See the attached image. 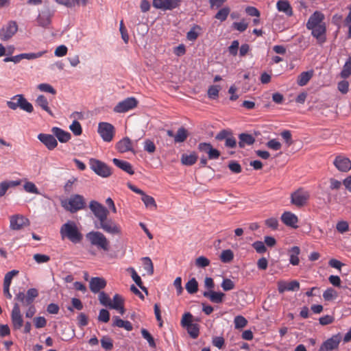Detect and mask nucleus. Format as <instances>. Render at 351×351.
Segmentation results:
<instances>
[{"mask_svg": "<svg viewBox=\"0 0 351 351\" xmlns=\"http://www.w3.org/2000/svg\"><path fill=\"white\" fill-rule=\"evenodd\" d=\"M89 208L99 221V225H95L97 228H100L112 235L121 234V226L113 219L108 217L109 211L104 206L97 201L92 200L89 204Z\"/></svg>", "mask_w": 351, "mask_h": 351, "instance_id": "nucleus-1", "label": "nucleus"}, {"mask_svg": "<svg viewBox=\"0 0 351 351\" xmlns=\"http://www.w3.org/2000/svg\"><path fill=\"white\" fill-rule=\"evenodd\" d=\"M60 232L62 239L66 238L73 243L81 242L83 238L75 223L71 221L63 224L60 228Z\"/></svg>", "mask_w": 351, "mask_h": 351, "instance_id": "nucleus-2", "label": "nucleus"}, {"mask_svg": "<svg viewBox=\"0 0 351 351\" xmlns=\"http://www.w3.org/2000/svg\"><path fill=\"white\" fill-rule=\"evenodd\" d=\"M86 239L98 250L108 252L110 248V241L107 237L99 231H91L86 234Z\"/></svg>", "mask_w": 351, "mask_h": 351, "instance_id": "nucleus-3", "label": "nucleus"}, {"mask_svg": "<svg viewBox=\"0 0 351 351\" xmlns=\"http://www.w3.org/2000/svg\"><path fill=\"white\" fill-rule=\"evenodd\" d=\"M61 206L67 211L75 213L85 208L86 202L84 197L75 194L71 195L69 199L61 201Z\"/></svg>", "mask_w": 351, "mask_h": 351, "instance_id": "nucleus-4", "label": "nucleus"}, {"mask_svg": "<svg viewBox=\"0 0 351 351\" xmlns=\"http://www.w3.org/2000/svg\"><path fill=\"white\" fill-rule=\"evenodd\" d=\"M88 165L90 169L101 178H108L112 175L111 168L105 162L98 159L90 158Z\"/></svg>", "mask_w": 351, "mask_h": 351, "instance_id": "nucleus-5", "label": "nucleus"}, {"mask_svg": "<svg viewBox=\"0 0 351 351\" xmlns=\"http://www.w3.org/2000/svg\"><path fill=\"white\" fill-rule=\"evenodd\" d=\"M98 133L105 142H110L112 141L115 134L114 127L107 122H101L98 125Z\"/></svg>", "mask_w": 351, "mask_h": 351, "instance_id": "nucleus-6", "label": "nucleus"}, {"mask_svg": "<svg viewBox=\"0 0 351 351\" xmlns=\"http://www.w3.org/2000/svg\"><path fill=\"white\" fill-rule=\"evenodd\" d=\"M309 197L310 195L308 191H304L302 189H299L291 193V202L292 204L298 207H302L307 203Z\"/></svg>", "mask_w": 351, "mask_h": 351, "instance_id": "nucleus-7", "label": "nucleus"}, {"mask_svg": "<svg viewBox=\"0 0 351 351\" xmlns=\"http://www.w3.org/2000/svg\"><path fill=\"white\" fill-rule=\"evenodd\" d=\"M138 101L136 98L131 97L119 102L114 108L113 110L117 113H124L137 106Z\"/></svg>", "mask_w": 351, "mask_h": 351, "instance_id": "nucleus-8", "label": "nucleus"}, {"mask_svg": "<svg viewBox=\"0 0 351 351\" xmlns=\"http://www.w3.org/2000/svg\"><path fill=\"white\" fill-rule=\"evenodd\" d=\"M18 31V25L14 21H10L0 29V39L3 41L10 40Z\"/></svg>", "mask_w": 351, "mask_h": 351, "instance_id": "nucleus-9", "label": "nucleus"}, {"mask_svg": "<svg viewBox=\"0 0 351 351\" xmlns=\"http://www.w3.org/2000/svg\"><path fill=\"white\" fill-rule=\"evenodd\" d=\"M10 317L13 329L15 330H20L23 326L24 322L19 303L14 304Z\"/></svg>", "mask_w": 351, "mask_h": 351, "instance_id": "nucleus-10", "label": "nucleus"}, {"mask_svg": "<svg viewBox=\"0 0 351 351\" xmlns=\"http://www.w3.org/2000/svg\"><path fill=\"white\" fill-rule=\"evenodd\" d=\"M29 220L22 215H14L10 217V228L20 230L29 226Z\"/></svg>", "mask_w": 351, "mask_h": 351, "instance_id": "nucleus-11", "label": "nucleus"}, {"mask_svg": "<svg viewBox=\"0 0 351 351\" xmlns=\"http://www.w3.org/2000/svg\"><path fill=\"white\" fill-rule=\"evenodd\" d=\"M197 149L202 153L208 155L209 160H217L220 156V152L217 149L213 147L209 143H200L197 145Z\"/></svg>", "mask_w": 351, "mask_h": 351, "instance_id": "nucleus-12", "label": "nucleus"}, {"mask_svg": "<svg viewBox=\"0 0 351 351\" xmlns=\"http://www.w3.org/2000/svg\"><path fill=\"white\" fill-rule=\"evenodd\" d=\"M341 341V336L337 334L325 341L320 346L319 351H332L337 349Z\"/></svg>", "mask_w": 351, "mask_h": 351, "instance_id": "nucleus-13", "label": "nucleus"}, {"mask_svg": "<svg viewBox=\"0 0 351 351\" xmlns=\"http://www.w3.org/2000/svg\"><path fill=\"white\" fill-rule=\"evenodd\" d=\"M179 0H153V6L162 10H173L179 6Z\"/></svg>", "mask_w": 351, "mask_h": 351, "instance_id": "nucleus-14", "label": "nucleus"}, {"mask_svg": "<svg viewBox=\"0 0 351 351\" xmlns=\"http://www.w3.org/2000/svg\"><path fill=\"white\" fill-rule=\"evenodd\" d=\"M333 164L339 171L342 172H347L351 169V160L343 156H337Z\"/></svg>", "mask_w": 351, "mask_h": 351, "instance_id": "nucleus-15", "label": "nucleus"}, {"mask_svg": "<svg viewBox=\"0 0 351 351\" xmlns=\"http://www.w3.org/2000/svg\"><path fill=\"white\" fill-rule=\"evenodd\" d=\"M38 138L49 150H53L58 145L57 140L53 134L41 133L38 135Z\"/></svg>", "mask_w": 351, "mask_h": 351, "instance_id": "nucleus-16", "label": "nucleus"}, {"mask_svg": "<svg viewBox=\"0 0 351 351\" xmlns=\"http://www.w3.org/2000/svg\"><path fill=\"white\" fill-rule=\"evenodd\" d=\"M35 104L37 107H39L43 110L45 111L51 117H54V114L49 106L48 99L45 95H38L35 100Z\"/></svg>", "mask_w": 351, "mask_h": 351, "instance_id": "nucleus-17", "label": "nucleus"}, {"mask_svg": "<svg viewBox=\"0 0 351 351\" xmlns=\"http://www.w3.org/2000/svg\"><path fill=\"white\" fill-rule=\"evenodd\" d=\"M106 286V281L103 278L93 277L90 279L89 287L93 293H98Z\"/></svg>", "mask_w": 351, "mask_h": 351, "instance_id": "nucleus-18", "label": "nucleus"}, {"mask_svg": "<svg viewBox=\"0 0 351 351\" xmlns=\"http://www.w3.org/2000/svg\"><path fill=\"white\" fill-rule=\"evenodd\" d=\"M281 220L287 226H290L294 228H298V217L291 212L286 211L283 213L281 216Z\"/></svg>", "mask_w": 351, "mask_h": 351, "instance_id": "nucleus-19", "label": "nucleus"}, {"mask_svg": "<svg viewBox=\"0 0 351 351\" xmlns=\"http://www.w3.org/2000/svg\"><path fill=\"white\" fill-rule=\"evenodd\" d=\"M116 149L120 153L127 152H133L132 142L128 137H125L120 140L116 145Z\"/></svg>", "mask_w": 351, "mask_h": 351, "instance_id": "nucleus-20", "label": "nucleus"}, {"mask_svg": "<svg viewBox=\"0 0 351 351\" xmlns=\"http://www.w3.org/2000/svg\"><path fill=\"white\" fill-rule=\"evenodd\" d=\"M51 132L60 143H67L71 138V135L69 132L58 127H53L51 129Z\"/></svg>", "mask_w": 351, "mask_h": 351, "instance_id": "nucleus-21", "label": "nucleus"}, {"mask_svg": "<svg viewBox=\"0 0 351 351\" xmlns=\"http://www.w3.org/2000/svg\"><path fill=\"white\" fill-rule=\"evenodd\" d=\"M203 295L208 298L212 302L219 304L223 302L226 295L222 292H216L213 290H209L204 291Z\"/></svg>", "mask_w": 351, "mask_h": 351, "instance_id": "nucleus-22", "label": "nucleus"}, {"mask_svg": "<svg viewBox=\"0 0 351 351\" xmlns=\"http://www.w3.org/2000/svg\"><path fill=\"white\" fill-rule=\"evenodd\" d=\"M324 19V14L319 12H315L308 19L306 27L307 29L322 25V21Z\"/></svg>", "mask_w": 351, "mask_h": 351, "instance_id": "nucleus-23", "label": "nucleus"}, {"mask_svg": "<svg viewBox=\"0 0 351 351\" xmlns=\"http://www.w3.org/2000/svg\"><path fill=\"white\" fill-rule=\"evenodd\" d=\"M110 308L118 311L121 315L125 313V308L123 306V300L122 297L119 294H115L113 297V300L111 301Z\"/></svg>", "mask_w": 351, "mask_h": 351, "instance_id": "nucleus-24", "label": "nucleus"}, {"mask_svg": "<svg viewBox=\"0 0 351 351\" xmlns=\"http://www.w3.org/2000/svg\"><path fill=\"white\" fill-rule=\"evenodd\" d=\"M312 30V35L315 37L319 43L325 41L326 27L324 25L308 28Z\"/></svg>", "mask_w": 351, "mask_h": 351, "instance_id": "nucleus-25", "label": "nucleus"}, {"mask_svg": "<svg viewBox=\"0 0 351 351\" xmlns=\"http://www.w3.org/2000/svg\"><path fill=\"white\" fill-rule=\"evenodd\" d=\"M112 162L117 167L120 168L130 175H133L134 173L132 165L128 161L113 158Z\"/></svg>", "mask_w": 351, "mask_h": 351, "instance_id": "nucleus-26", "label": "nucleus"}, {"mask_svg": "<svg viewBox=\"0 0 351 351\" xmlns=\"http://www.w3.org/2000/svg\"><path fill=\"white\" fill-rule=\"evenodd\" d=\"M276 8L279 12H285L287 16L293 15V10L287 0H279L277 1Z\"/></svg>", "mask_w": 351, "mask_h": 351, "instance_id": "nucleus-27", "label": "nucleus"}, {"mask_svg": "<svg viewBox=\"0 0 351 351\" xmlns=\"http://www.w3.org/2000/svg\"><path fill=\"white\" fill-rule=\"evenodd\" d=\"M289 262L292 265H298L300 263L299 255L300 249L298 246H293L289 250Z\"/></svg>", "mask_w": 351, "mask_h": 351, "instance_id": "nucleus-28", "label": "nucleus"}, {"mask_svg": "<svg viewBox=\"0 0 351 351\" xmlns=\"http://www.w3.org/2000/svg\"><path fill=\"white\" fill-rule=\"evenodd\" d=\"M239 146L241 148L245 147L246 145H251L255 142V138L251 134L241 133L239 136Z\"/></svg>", "mask_w": 351, "mask_h": 351, "instance_id": "nucleus-29", "label": "nucleus"}, {"mask_svg": "<svg viewBox=\"0 0 351 351\" xmlns=\"http://www.w3.org/2000/svg\"><path fill=\"white\" fill-rule=\"evenodd\" d=\"M314 71L310 70L301 73L297 79V84L300 86H304L307 84L310 80L313 77Z\"/></svg>", "mask_w": 351, "mask_h": 351, "instance_id": "nucleus-30", "label": "nucleus"}, {"mask_svg": "<svg viewBox=\"0 0 351 351\" xmlns=\"http://www.w3.org/2000/svg\"><path fill=\"white\" fill-rule=\"evenodd\" d=\"M51 14L49 12V9L47 10L43 11L41 14H40L37 18V23L40 26L47 27L51 23Z\"/></svg>", "mask_w": 351, "mask_h": 351, "instance_id": "nucleus-31", "label": "nucleus"}, {"mask_svg": "<svg viewBox=\"0 0 351 351\" xmlns=\"http://www.w3.org/2000/svg\"><path fill=\"white\" fill-rule=\"evenodd\" d=\"M113 326L123 328L128 331H131L133 328L132 324L129 321H124L118 316L113 317Z\"/></svg>", "mask_w": 351, "mask_h": 351, "instance_id": "nucleus-32", "label": "nucleus"}, {"mask_svg": "<svg viewBox=\"0 0 351 351\" xmlns=\"http://www.w3.org/2000/svg\"><path fill=\"white\" fill-rule=\"evenodd\" d=\"M197 156L195 153L190 154H182L181 156V162L184 165L191 166L194 165L197 160Z\"/></svg>", "mask_w": 351, "mask_h": 351, "instance_id": "nucleus-33", "label": "nucleus"}, {"mask_svg": "<svg viewBox=\"0 0 351 351\" xmlns=\"http://www.w3.org/2000/svg\"><path fill=\"white\" fill-rule=\"evenodd\" d=\"M188 136L189 132L184 127H181L178 130L177 133L175 134L174 142L176 143H183L186 140Z\"/></svg>", "mask_w": 351, "mask_h": 351, "instance_id": "nucleus-34", "label": "nucleus"}, {"mask_svg": "<svg viewBox=\"0 0 351 351\" xmlns=\"http://www.w3.org/2000/svg\"><path fill=\"white\" fill-rule=\"evenodd\" d=\"M141 200L145 204L146 208H149L151 210H156L157 208V204L154 198L150 195L145 194V193L141 195Z\"/></svg>", "mask_w": 351, "mask_h": 351, "instance_id": "nucleus-35", "label": "nucleus"}, {"mask_svg": "<svg viewBox=\"0 0 351 351\" xmlns=\"http://www.w3.org/2000/svg\"><path fill=\"white\" fill-rule=\"evenodd\" d=\"M20 184V181H3L0 183V197L3 196L10 187Z\"/></svg>", "mask_w": 351, "mask_h": 351, "instance_id": "nucleus-36", "label": "nucleus"}, {"mask_svg": "<svg viewBox=\"0 0 351 351\" xmlns=\"http://www.w3.org/2000/svg\"><path fill=\"white\" fill-rule=\"evenodd\" d=\"M23 96V95L14 96L10 101H7V106L12 110H16L18 108H20Z\"/></svg>", "mask_w": 351, "mask_h": 351, "instance_id": "nucleus-37", "label": "nucleus"}, {"mask_svg": "<svg viewBox=\"0 0 351 351\" xmlns=\"http://www.w3.org/2000/svg\"><path fill=\"white\" fill-rule=\"evenodd\" d=\"M185 288L189 293L194 294L198 291V282L195 278H193L187 282Z\"/></svg>", "mask_w": 351, "mask_h": 351, "instance_id": "nucleus-38", "label": "nucleus"}, {"mask_svg": "<svg viewBox=\"0 0 351 351\" xmlns=\"http://www.w3.org/2000/svg\"><path fill=\"white\" fill-rule=\"evenodd\" d=\"M128 271H130L131 277L132 280L135 282V283L143 291H146L147 293V289L145 287L143 286V282L141 280V277L138 275L136 271L133 267H130L128 269Z\"/></svg>", "mask_w": 351, "mask_h": 351, "instance_id": "nucleus-39", "label": "nucleus"}, {"mask_svg": "<svg viewBox=\"0 0 351 351\" xmlns=\"http://www.w3.org/2000/svg\"><path fill=\"white\" fill-rule=\"evenodd\" d=\"M230 12L228 7H224L220 9L215 16V18L221 22L225 21Z\"/></svg>", "mask_w": 351, "mask_h": 351, "instance_id": "nucleus-40", "label": "nucleus"}, {"mask_svg": "<svg viewBox=\"0 0 351 351\" xmlns=\"http://www.w3.org/2000/svg\"><path fill=\"white\" fill-rule=\"evenodd\" d=\"M186 330L191 337L193 339H196L199 334V326L197 324L193 323L192 324H189V326L186 327Z\"/></svg>", "mask_w": 351, "mask_h": 351, "instance_id": "nucleus-41", "label": "nucleus"}, {"mask_svg": "<svg viewBox=\"0 0 351 351\" xmlns=\"http://www.w3.org/2000/svg\"><path fill=\"white\" fill-rule=\"evenodd\" d=\"M143 267L150 276L154 274V265L149 257H143L142 258Z\"/></svg>", "mask_w": 351, "mask_h": 351, "instance_id": "nucleus-42", "label": "nucleus"}, {"mask_svg": "<svg viewBox=\"0 0 351 351\" xmlns=\"http://www.w3.org/2000/svg\"><path fill=\"white\" fill-rule=\"evenodd\" d=\"M14 299L16 301L21 302L22 304V305L24 306H27L32 304V303H31L30 300H29V298H27V295L23 291H20L19 293H18L16 295Z\"/></svg>", "mask_w": 351, "mask_h": 351, "instance_id": "nucleus-43", "label": "nucleus"}, {"mask_svg": "<svg viewBox=\"0 0 351 351\" xmlns=\"http://www.w3.org/2000/svg\"><path fill=\"white\" fill-rule=\"evenodd\" d=\"M351 75V57L346 62L341 72V76L343 78H347Z\"/></svg>", "mask_w": 351, "mask_h": 351, "instance_id": "nucleus-44", "label": "nucleus"}, {"mask_svg": "<svg viewBox=\"0 0 351 351\" xmlns=\"http://www.w3.org/2000/svg\"><path fill=\"white\" fill-rule=\"evenodd\" d=\"M234 258V254L230 250H226L222 251L220 259L223 263H227L232 261Z\"/></svg>", "mask_w": 351, "mask_h": 351, "instance_id": "nucleus-45", "label": "nucleus"}, {"mask_svg": "<svg viewBox=\"0 0 351 351\" xmlns=\"http://www.w3.org/2000/svg\"><path fill=\"white\" fill-rule=\"evenodd\" d=\"M234 323L235 328L239 329L244 328L247 325V321L243 316L237 315L234 317Z\"/></svg>", "mask_w": 351, "mask_h": 351, "instance_id": "nucleus-46", "label": "nucleus"}, {"mask_svg": "<svg viewBox=\"0 0 351 351\" xmlns=\"http://www.w3.org/2000/svg\"><path fill=\"white\" fill-rule=\"evenodd\" d=\"M24 190L29 193L39 194V191L37 186L32 182H26L23 185Z\"/></svg>", "mask_w": 351, "mask_h": 351, "instance_id": "nucleus-47", "label": "nucleus"}, {"mask_svg": "<svg viewBox=\"0 0 351 351\" xmlns=\"http://www.w3.org/2000/svg\"><path fill=\"white\" fill-rule=\"evenodd\" d=\"M18 274L19 271L17 270H12L8 272L4 277L3 287H10L13 277L16 276Z\"/></svg>", "mask_w": 351, "mask_h": 351, "instance_id": "nucleus-48", "label": "nucleus"}, {"mask_svg": "<svg viewBox=\"0 0 351 351\" xmlns=\"http://www.w3.org/2000/svg\"><path fill=\"white\" fill-rule=\"evenodd\" d=\"M220 90V87L218 85H212L208 88V96L209 98L215 99H217L219 96V92Z\"/></svg>", "mask_w": 351, "mask_h": 351, "instance_id": "nucleus-49", "label": "nucleus"}, {"mask_svg": "<svg viewBox=\"0 0 351 351\" xmlns=\"http://www.w3.org/2000/svg\"><path fill=\"white\" fill-rule=\"evenodd\" d=\"M337 297V292L332 288L327 289L323 293V298L326 301L332 300L335 299Z\"/></svg>", "mask_w": 351, "mask_h": 351, "instance_id": "nucleus-50", "label": "nucleus"}, {"mask_svg": "<svg viewBox=\"0 0 351 351\" xmlns=\"http://www.w3.org/2000/svg\"><path fill=\"white\" fill-rule=\"evenodd\" d=\"M141 335L144 339H145L147 342L149 343V345L152 348L156 347V343L154 341V339L152 335L145 328L141 329Z\"/></svg>", "mask_w": 351, "mask_h": 351, "instance_id": "nucleus-51", "label": "nucleus"}, {"mask_svg": "<svg viewBox=\"0 0 351 351\" xmlns=\"http://www.w3.org/2000/svg\"><path fill=\"white\" fill-rule=\"evenodd\" d=\"M20 108L28 113H32L34 111V107H33L32 104L31 103H29L24 97V96H23Z\"/></svg>", "mask_w": 351, "mask_h": 351, "instance_id": "nucleus-52", "label": "nucleus"}, {"mask_svg": "<svg viewBox=\"0 0 351 351\" xmlns=\"http://www.w3.org/2000/svg\"><path fill=\"white\" fill-rule=\"evenodd\" d=\"M69 128L75 136H79L82 132V126L80 122L75 120L73 121L71 125L69 126Z\"/></svg>", "mask_w": 351, "mask_h": 351, "instance_id": "nucleus-53", "label": "nucleus"}, {"mask_svg": "<svg viewBox=\"0 0 351 351\" xmlns=\"http://www.w3.org/2000/svg\"><path fill=\"white\" fill-rule=\"evenodd\" d=\"M33 258L38 264L47 263L50 261L49 256L42 254H35Z\"/></svg>", "mask_w": 351, "mask_h": 351, "instance_id": "nucleus-54", "label": "nucleus"}, {"mask_svg": "<svg viewBox=\"0 0 351 351\" xmlns=\"http://www.w3.org/2000/svg\"><path fill=\"white\" fill-rule=\"evenodd\" d=\"M336 229L339 233L343 234L349 230V224L346 221H338Z\"/></svg>", "mask_w": 351, "mask_h": 351, "instance_id": "nucleus-55", "label": "nucleus"}, {"mask_svg": "<svg viewBox=\"0 0 351 351\" xmlns=\"http://www.w3.org/2000/svg\"><path fill=\"white\" fill-rule=\"evenodd\" d=\"M221 285L222 289L225 291H230L233 289L235 287L234 282L229 278L223 279Z\"/></svg>", "mask_w": 351, "mask_h": 351, "instance_id": "nucleus-56", "label": "nucleus"}, {"mask_svg": "<svg viewBox=\"0 0 351 351\" xmlns=\"http://www.w3.org/2000/svg\"><path fill=\"white\" fill-rule=\"evenodd\" d=\"M101 344L102 348L106 350H110L113 348L112 341L108 337H104L101 339Z\"/></svg>", "mask_w": 351, "mask_h": 351, "instance_id": "nucleus-57", "label": "nucleus"}, {"mask_svg": "<svg viewBox=\"0 0 351 351\" xmlns=\"http://www.w3.org/2000/svg\"><path fill=\"white\" fill-rule=\"evenodd\" d=\"M99 300L102 305L110 307L111 300L106 293L103 291L99 293Z\"/></svg>", "mask_w": 351, "mask_h": 351, "instance_id": "nucleus-58", "label": "nucleus"}, {"mask_svg": "<svg viewBox=\"0 0 351 351\" xmlns=\"http://www.w3.org/2000/svg\"><path fill=\"white\" fill-rule=\"evenodd\" d=\"M195 265L198 267H206L210 265V261L205 256H199L195 260Z\"/></svg>", "mask_w": 351, "mask_h": 351, "instance_id": "nucleus-59", "label": "nucleus"}, {"mask_svg": "<svg viewBox=\"0 0 351 351\" xmlns=\"http://www.w3.org/2000/svg\"><path fill=\"white\" fill-rule=\"evenodd\" d=\"M38 88L40 91L49 93H51L52 95H55L56 93V90L53 88L52 86H51L49 84H45V83L40 84L38 86Z\"/></svg>", "mask_w": 351, "mask_h": 351, "instance_id": "nucleus-60", "label": "nucleus"}, {"mask_svg": "<svg viewBox=\"0 0 351 351\" xmlns=\"http://www.w3.org/2000/svg\"><path fill=\"white\" fill-rule=\"evenodd\" d=\"M266 145L268 148H269L272 150H275V151L280 150L282 147L281 143L279 141H278L276 139H274V138L269 140L266 143Z\"/></svg>", "mask_w": 351, "mask_h": 351, "instance_id": "nucleus-61", "label": "nucleus"}, {"mask_svg": "<svg viewBox=\"0 0 351 351\" xmlns=\"http://www.w3.org/2000/svg\"><path fill=\"white\" fill-rule=\"evenodd\" d=\"M252 247L255 249L256 252L259 254H263L267 251V248L265 243L262 241H255L252 243Z\"/></svg>", "mask_w": 351, "mask_h": 351, "instance_id": "nucleus-62", "label": "nucleus"}, {"mask_svg": "<svg viewBox=\"0 0 351 351\" xmlns=\"http://www.w3.org/2000/svg\"><path fill=\"white\" fill-rule=\"evenodd\" d=\"M144 149L149 154L156 151V145L154 142L149 139H146L144 142Z\"/></svg>", "mask_w": 351, "mask_h": 351, "instance_id": "nucleus-63", "label": "nucleus"}, {"mask_svg": "<svg viewBox=\"0 0 351 351\" xmlns=\"http://www.w3.org/2000/svg\"><path fill=\"white\" fill-rule=\"evenodd\" d=\"M349 13L344 20L345 25L348 27V38H351V5L348 7Z\"/></svg>", "mask_w": 351, "mask_h": 351, "instance_id": "nucleus-64", "label": "nucleus"}]
</instances>
